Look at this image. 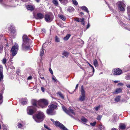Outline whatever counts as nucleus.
Returning <instances> with one entry per match:
<instances>
[{"label": "nucleus", "instance_id": "de8ad7c7", "mask_svg": "<svg viewBox=\"0 0 130 130\" xmlns=\"http://www.w3.org/2000/svg\"><path fill=\"white\" fill-rule=\"evenodd\" d=\"M44 127L45 128L49 130H51V129L48 127V126L45 124L44 125Z\"/></svg>", "mask_w": 130, "mask_h": 130}, {"label": "nucleus", "instance_id": "20e7f679", "mask_svg": "<svg viewBox=\"0 0 130 130\" xmlns=\"http://www.w3.org/2000/svg\"><path fill=\"white\" fill-rule=\"evenodd\" d=\"M18 48L19 46L17 43H15L14 46L12 47L11 50L13 56H15L17 54Z\"/></svg>", "mask_w": 130, "mask_h": 130}, {"label": "nucleus", "instance_id": "ddd939ff", "mask_svg": "<svg viewBox=\"0 0 130 130\" xmlns=\"http://www.w3.org/2000/svg\"><path fill=\"white\" fill-rule=\"evenodd\" d=\"M35 18L37 19H41L44 17L43 15L40 13H38L36 15L34 16Z\"/></svg>", "mask_w": 130, "mask_h": 130}, {"label": "nucleus", "instance_id": "6e6552de", "mask_svg": "<svg viewBox=\"0 0 130 130\" xmlns=\"http://www.w3.org/2000/svg\"><path fill=\"white\" fill-rule=\"evenodd\" d=\"M62 108L63 110L66 113L69 115L70 116L71 114H72L73 115L75 114V113L73 110L71 108H70L68 110H67L66 108L64 106H62Z\"/></svg>", "mask_w": 130, "mask_h": 130}, {"label": "nucleus", "instance_id": "dca6fc26", "mask_svg": "<svg viewBox=\"0 0 130 130\" xmlns=\"http://www.w3.org/2000/svg\"><path fill=\"white\" fill-rule=\"evenodd\" d=\"M122 89L121 88H118L116 89L113 93L115 94H117L121 92Z\"/></svg>", "mask_w": 130, "mask_h": 130}, {"label": "nucleus", "instance_id": "7c9ffc66", "mask_svg": "<svg viewBox=\"0 0 130 130\" xmlns=\"http://www.w3.org/2000/svg\"><path fill=\"white\" fill-rule=\"evenodd\" d=\"M60 3L64 5L68 3V0H62Z\"/></svg>", "mask_w": 130, "mask_h": 130}, {"label": "nucleus", "instance_id": "6ab92c4d", "mask_svg": "<svg viewBox=\"0 0 130 130\" xmlns=\"http://www.w3.org/2000/svg\"><path fill=\"white\" fill-rule=\"evenodd\" d=\"M38 101L35 99H33L31 100L32 104L35 106H36L37 104H38Z\"/></svg>", "mask_w": 130, "mask_h": 130}, {"label": "nucleus", "instance_id": "4468645a", "mask_svg": "<svg viewBox=\"0 0 130 130\" xmlns=\"http://www.w3.org/2000/svg\"><path fill=\"white\" fill-rule=\"evenodd\" d=\"M3 67L2 65H0V82L3 79L4 77L3 74Z\"/></svg>", "mask_w": 130, "mask_h": 130}, {"label": "nucleus", "instance_id": "4be33fe9", "mask_svg": "<svg viewBox=\"0 0 130 130\" xmlns=\"http://www.w3.org/2000/svg\"><path fill=\"white\" fill-rule=\"evenodd\" d=\"M126 127L125 125L123 123H121L119 126V127L120 128L122 129H125Z\"/></svg>", "mask_w": 130, "mask_h": 130}, {"label": "nucleus", "instance_id": "0e129e2a", "mask_svg": "<svg viewBox=\"0 0 130 130\" xmlns=\"http://www.w3.org/2000/svg\"><path fill=\"white\" fill-rule=\"evenodd\" d=\"M51 120L54 123V119H51Z\"/></svg>", "mask_w": 130, "mask_h": 130}, {"label": "nucleus", "instance_id": "72a5a7b5", "mask_svg": "<svg viewBox=\"0 0 130 130\" xmlns=\"http://www.w3.org/2000/svg\"><path fill=\"white\" fill-rule=\"evenodd\" d=\"M55 41L56 42H58L60 41V40L57 36L55 37Z\"/></svg>", "mask_w": 130, "mask_h": 130}, {"label": "nucleus", "instance_id": "c9c22d12", "mask_svg": "<svg viewBox=\"0 0 130 130\" xmlns=\"http://www.w3.org/2000/svg\"><path fill=\"white\" fill-rule=\"evenodd\" d=\"M3 97L2 94H0V104H2L3 102Z\"/></svg>", "mask_w": 130, "mask_h": 130}, {"label": "nucleus", "instance_id": "f03ea898", "mask_svg": "<svg viewBox=\"0 0 130 130\" xmlns=\"http://www.w3.org/2000/svg\"><path fill=\"white\" fill-rule=\"evenodd\" d=\"M45 117L44 113L41 111H38L37 113L33 116V119L37 123H40L42 121Z\"/></svg>", "mask_w": 130, "mask_h": 130}, {"label": "nucleus", "instance_id": "a19ab883", "mask_svg": "<svg viewBox=\"0 0 130 130\" xmlns=\"http://www.w3.org/2000/svg\"><path fill=\"white\" fill-rule=\"evenodd\" d=\"M127 9L128 13L130 14V6H128L127 8Z\"/></svg>", "mask_w": 130, "mask_h": 130}, {"label": "nucleus", "instance_id": "1a4fd4ad", "mask_svg": "<svg viewBox=\"0 0 130 130\" xmlns=\"http://www.w3.org/2000/svg\"><path fill=\"white\" fill-rule=\"evenodd\" d=\"M45 18L46 21L47 22H50L53 19V15L52 14H47L45 15Z\"/></svg>", "mask_w": 130, "mask_h": 130}, {"label": "nucleus", "instance_id": "49530a36", "mask_svg": "<svg viewBox=\"0 0 130 130\" xmlns=\"http://www.w3.org/2000/svg\"><path fill=\"white\" fill-rule=\"evenodd\" d=\"M102 118V116H98L97 118V119L98 120H100Z\"/></svg>", "mask_w": 130, "mask_h": 130}, {"label": "nucleus", "instance_id": "680f3d73", "mask_svg": "<svg viewBox=\"0 0 130 130\" xmlns=\"http://www.w3.org/2000/svg\"><path fill=\"white\" fill-rule=\"evenodd\" d=\"M3 130H7V128L6 127H4L3 128Z\"/></svg>", "mask_w": 130, "mask_h": 130}, {"label": "nucleus", "instance_id": "c03bdc74", "mask_svg": "<svg viewBox=\"0 0 130 130\" xmlns=\"http://www.w3.org/2000/svg\"><path fill=\"white\" fill-rule=\"evenodd\" d=\"M100 106L99 105L98 106H97L96 107L94 108L95 110L96 111H98V109L100 108Z\"/></svg>", "mask_w": 130, "mask_h": 130}, {"label": "nucleus", "instance_id": "603ef678", "mask_svg": "<svg viewBox=\"0 0 130 130\" xmlns=\"http://www.w3.org/2000/svg\"><path fill=\"white\" fill-rule=\"evenodd\" d=\"M49 71H50V73L52 74H53V71H52V70L51 69V68H50L49 69Z\"/></svg>", "mask_w": 130, "mask_h": 130}, {"label": "nucleus", "instance_id": "c85d7f7f", "mask_svg": "<svg viewBox=\"0 0 130 130\" xmlns=\"http://www.w3.org/2000/svg\"><path fill=\"white\" fill-rule=\"evenodd\" d=\"M120 99V96H118L115 99V101L116 102H118L119 101Z\"/></svg>", "mask_w": 130, "mask_h": 130}, {"label": "nucleus", "instance_id": "473e14b6", "mask_svg": "<svg viewBox=\"0 0 130 130\" xmlns=\"http://www.w3.org/2000/svg\"><path fill=\"white\" fill-rule=\"evenodd\" d=\"M81 120L83 122H86L87 121V120L85 117H83L81 119Z\"/></svg>", "mask_w": 130, "mask_h": 130}, {"label": "nucleus", "instance_id": "2f4dec72", "mask_svg": "<svg viewBox=\"0 0 130 130\" xmlns=\"http://www.w3.org/2000/svg\"><path fill=\"white\" fill-rule=\"evenodd\" d=\"M44 54V49L42 48L41 49L40 51V56H42Z\"/></svg>", "mask_w": 130, "mask_h": 130}, {"label": "nucleus", "instance_id": "8fccbe9b", "mask_svg": "<svg viewBox=\"0 0 130 130\" xmlns=\"http://www.w3.org/2000/svg\"><path fill=\"white\" fill-rule=\"evenodd\" d=\"M84 19L83 18L80 19V22H84Z\"/></svg>", "mask_w": 130, "mask_h": 130}, {"label": "nucleus", "instance_id": "4c0bfd02", "mask_svg": "<svg viewBox=\"0 0 130 130\" xmlns=\"http://www.w3.org/2000/svg\"><path fill=\"white\" fill-rule=\"evenodd\" d=\"M73 4L75 5H76L78 4V3L75 0H72Z\"/></svg>", "mask_w": 130, "mask_h": 130}, {"label": "nucleus", "instance_id": "e433bc0d", "mask_svg": "<svg viewBox=\"0 0 130 130\" xmlns=\"http://www.w3.org/2000/svg\"><path fill=\"white\" fill-rule=\"evenodd\" d=\"M6 58H4L2 61L3 63L6 65Z\"/></svg>", "mask_w": 130, "mask_h": 130}, {"label": "nucleus", "instance_id": "7ed1b4c3", "mask_svg": "<svg viewBox=\"0 0 130 130\" xmlns=\"http://www.w3.org/2000/svg\"><path fill=\"white\" fill-rule=\"evenodd\" d=\"M48 104V100L45 99H41L38 101V104L42 108L46 107Z\"/></svg>", "mask_w": 130, "mask_h": 130}, {"label": "nucleus", "instance_id": "ea45409f", "mask_svg": "<svg viewBox=\"0 0 130 130\" xmlns=\"http://www.w3.org/2000/svg\"><path fill=\"white\" fill-rule=\"evenodd\" d=\"M125 79L127 80H129L130 79V75H126L125 77Z\"/></svg>", "mask_w": 130, "mask_h": 130}, {"label": "nucleus", "instance_id": "393cba45", "mask_svg": "<svg viewBox=\"0 0 130 130\" xmlns=\"http://www.w3.org/2000/svg\"><path fill=\"white\" fill-rule=\"evenodd\" d=\"M74 10V9L73 8L71 7H69L67 9V10L68 11L71 12Z\"/></svg>", "mask_w": 130, "mask_h": 130}, {"label": "nucleus", "instance_id": "9b49d317", "mask_svg": "<svg viewBox=\"0 0 130 130\" xmlns=\"http://www.w3.org/2000/svg\"><path fill=\"white\" fill-rule=\"evenodd\" d=\"M122 73V70L119 68L115 69L113 71V73L116 75H120Z\"/></svg>", "mask_w": 130, "mask_h": 130}, {"label": "nucleus", "instance_id": "f257e3e1", "mask_svg": "<svg viewBox=\"0 0 130 130\" xmlns=\"http://www.w3.org/2000/svg\"><path fill=\"white\" fill-rule=\"evenodd\" d=\"M23 43L22 45V49L23 50H26L29 49L30 48V45L31 41L28 39L27 36L24 35L23 37Z\"/></svg>", "mask_w": 130, "mask_h": 130}, {"label": "nucleus", "instance_id": "f704fd0d", "mask_svg": "<svg viewBox=\"0 0 130 130\" xmlns=\"http://www.w3.org/2000/svg\"><path fill=\"white\" fill-rule=\"evenodd\" d=\"M3 49V46L2 44H0V53H2V51Z\"/></svg>", "mask_w": 130, "mask_h": 130}, {"label": "nucleus", "instance_id": "58836bf2", "mask_svg": "<svg viewBox=\"0 0 130 130\" xmlns=\"http://www.w3.org/2000/svg\"><path fill=\"white\" fill-rule=\"evenodd\" d=\"M57 94H58L60 97L64 98L63 95L60 92H58L57 93Z\"/></svg>", "mask_w": 130, "mask_h": 130}, {"label": "nucleus", "instance_id": "69168bd1", "mask_svg": "<svg viewBox=\"0 0 130 130\" xmlns=\"http://www.w3.org/2000/svg\"><path fill=\"white\" fill-rule=\"evenodd\" d=\"M78 84H77L76 85V89L77 88H78Z\"/></svg>", "mask_w": 130, "mask_h": 130}, {"label": "nucleus", "instance_id": "bf43d9fd", "mask_svg": "<svg viewBox=\"0 0 130 130\" xmlns=\"http://www.w3.org/2000/svg\"><path fill=\"white\" fill-rule=\"evenodd\" d=\"M90 25L89 24H88L87 26V28H88L90 27Z\"/></svg>", "mask_w": 130, "mask_h": 130}, {"label": "nucleus", "instance_id": "bb28decb", "mask_svg": "<svg viewBox=\"0 0 130 130\" xmlns=\"http://www.w3.org/2000/svg\"><path fill=\"white\" fill-rule=\"evenodd\" d=\"M71 36L70 34H67L66 36L63 39L64 40H68Z\"/></svg>", "mask_w": 130, "mask_h": 130}, {"label": "nucleus", "instance_id": "cd10ccee", "mask_svg": "<svg viewBox=\"0 0 130 130\" xmlns=\"http://www.w3.org/2000/svg\"><path fill=\"white\" fill-rule=\"evenodd\" d=\"M62 55L65 56L66 57H67L69 55V54L67 52L64 51L62 53Z\"/></svg>", "mask_w": 130, "mask_h": 130}, {"label": "nucleus", "instance_id": "79ce46f5", "mask_svg": "<svg viewBox=\"0 0 130 130\" xmlns=\"http://www.w3.org/2000/svg\"><path fill=\"white\" fill-rule=\"evenodd\" d=\"M22 124L20 123H19L18 124V127L19 128H21L22 127Z\"/></svg>", "mask_w": 130, "mask_h": 130}, {"label": "nucleus", "instance_id": "5701e85b", "mask_svg": "<svg viewBox=\"0 0 130 130\" xmlns=\"http://www.w3.org/2000/svg\"><path fill=\"white\" fill-rule=\"evenodd\" d=\"M52 2L53 4L56 6H58L59 5L57 0H52Z\"/></svg>", "mask_w": 130, "mask_h": 130}, {"label": "nucleus", "instance_id": "39448f33", "mask_svg": "<svg viewBox=\"0 0 130 130\" xmlns=\"http://www.w3.org/2000/svg\"><path fill=\"white\" fill-rule=\"evenodd\" d=\"M36 111V109L35 107L33 106H29L27 108V113L29 115H32Z\"/></svg>", "mask_w": 130, "mask_h": 130}, {"label": "nucleus", "instance_id": "0eeeda50", "mask_svg": "<svg viewBox=\"0 0 130 130\" xmlns=\"http://www.w3.org/2000/svg\"><path fill=\"white\" fill-rule=\"evenodd\" d=\"M80 91L82 95L79 98V100L81 101H83L85 99V92L83 86H82L81 87Z\"/></svg>", "mask_w": 130, "mask_h": 130}, {"label": "nucleus", "instance_id": "f3484780", "mask_svg": "<svg viewBox=\"0 0 130 130\" xmlns=\"http://www.w3.org/2000/svg\"><path fill=\"white\" fill-rule=\"evenodd\" d=\"M8 30L11 32L13 34L15 33V29L12 26H10V27H9Z\"/></svg>", "mask_w": 130, "mask_h": 130}, {"label": "nucleus", "instance_id": "c756f323", "mask_svg": "<svg viewBox=\"0 0 130 130\" xmlns=\"http://www.w3.org/2000/svg\"><path fill=\"white\" fill-rule=\"evenodd\" d=\"M98 128L100 130H103L104 127V126L102 125L101 124H100Z\"/></svg>", "mask_w": 130, "mask_h": 130}, {"label": "nucleus", "instance_id": "052dcab7", "mask_svg": "<svg viewBox=\"0 0 130 130\" xmlns=\"http://www.w3.org/2000/svg\"><path fill=\"white\" fill-rule=\"evenodd\" d=\"M119 81L118 80H115L114 81V82L115 83H117L118 82H119Z\"/></svg>", "mask_w": 130, "mask_h": 130}, {"label": "nucleus", "instance_id": "a878e982", "mask_svg": "<svg viewBox=\"0 0 130 130\" xmlns=\"http://www.w3.org/2000/svg\"><path fill=\"white\" fill-rule=\"evenodd\" d=\"M82 9L85 11L87 13H88L89 11L88 8L85 6H82L81 7Z\"/></svg>", "mask_w": 130, "mask_h": 130}, {"label": "nucleus", "instance_id": "9d476101", "mask_svg": "<svg viewBox=\"0 0 130 130\" xmlns=\"http://www.w3.org/2000/svg\"><path fill=\"white\" fill-rule=\"evenodd\" d=\"M46 112L49 115H52L55 114V111L50 109V108L47 109Z\"/></svg>", "mask_w": 130, "mask_h": 130}, {"label": "nucleus", "instance_id": "3c124183", "mask_svg": "<svg viewBox=\"0 0 130 130\" xmlns=\"http://www.w3.org/2000/svg\"><path fill=\"white\" fill-rule=\"evenodd\" d=\"M32 77L31 76H29L27 78L28 80H31L32 79Z\"/></svg>", "mask_w": 130, "mask_h": 130}, {"label": "nucleus", "instance_id": "a18cd8bd", "mask_svg": "<svg viewBox=\"0 0 130 130\" xmlns=\"http://www.w3.org/2000/svg\"><path fill=\"white\" fill-rule=\"evenodd\" d=\"M52 80L53 82H55L57 81L56 78L55 77H52Z\"/></svg>", "mask_w": 130, "mask_h": 130}, {"label": "nucleus", "instance_id": "aec40b11", "mask_svg": "<svg viewBox=\"0 0 130 130\" xmlns=\"http://www.w3.org/2000/svg\"><path fill=\"white\" fill-rule=\"evenodd\" d=\"M58 17L63 21H65L66 19V18L63 15H59Z\"/></svg>", "mask_w": 130, "mask_h": 130}, {"label": "nucleus", "instance_id": "864d4df0", "mask_svg": "<svg viewBox=\"0 0 130 130\" xmlns=\"http://www.w3.org/2000/svg\"><path fill=\"white\" fill-rule=\"evenodd\" d=\"M10 68L11 69H12L13 70H15V68L13 66H11L10 67Z\"/></svg>", "mask_w": 130, "mask_h": 130}, {"label": "nucleus", "instance_id": "b1692460", "mask_svg": "<svg viewBox=\"0 0 130 130\" xmlns=\"http://www.w3.org/2000/svg\"><path fill=\"white\" fill-rule=\"evenodd\" d=\"M93 64L96 67H98V64L97 60L95 59L93 60Z\"/></svg>", "mask_w": 130, "mask_h": 130}, {"label": "nucleus", "instance_id": "a211bd4d", "mask_svg": "<svg viewBox=\"0 0 130 130\" xmlns=\"http://www.w3.org/2000/svg\"><path fill=\"white\" fill-rule=\"evenodd\" d=\"M55 126L59 127L60 128L63 126V124L60 123V122L57 121H56L55 123Z\"/></svg>", "mask_w": 130, "mask_h": 130}, {"label": "nucleus", "instance_id": "e2e57ef3", "mask_svg": "<svg viewBox=\"0 0 130 130\" xmlns=\"http://www.w3.org/2000/svg\"><path fill=\"white\" fill-rule=\"evenodd\" d=\"M40 78L42 79H43V80H44V77H40Z\"/></svg>", "mask_w": 130, "mask_h": 130}, {"label": "nucleus", "instance_id": "423d86ee", "mask_svg": "<svg viewBox=\"0 0 130 130\" xmlns=\"http://www.w3.org/2000/svg\"><path fill=\"white\" fill-rule=\"evenodd\" d=\"M117 4L119 9L120 11H124L125 5L123 2L122 1H120L118 2Z\"/></svg>", "mask_w": 130, "mask_h": 130}, {"label": "nucleus", "instance_id": "f8f14e48", "mask_svg": "<svg viewBox=\"0 0 130 130\" xmlns=\"http://www.w3.org/2000/svg\"><path fill=\"white\" fill-rule=\"evenodd\" d=\"M58 104L56 102L53 103L52 104L49 105L48 107L49 108H50L53 110L56 108L57 107Z\"/></svg>", "mask_w": 130, "mask_h": 130}, {"label": "nucleus", "instance_id": "4d7b16f0", "mask_svg": "<svg viewBox=\"0 0 130 130\" xmlns=\"http://www.w3.org/2000/svg\"><path fill=\"white\" fill-rule=\"evenodd\" d=\"M87 62L89 64V66L91 67H93L92 65H91L90 63H89L87 61Z\"/></svg>", "mask_w": 130, "mask_h": 130}, {"label": "nucleus", "instance_id": "774afa93", "mask_svg": "<svg viewBox=\"0 0 130 130\" xmlns=\"http://www.w3.org/2000/svg\"><path fill=\"white\" fill-rule=\"evenodd\" d=\"M111 130H117L115 128H113Z\"/></svg>", "mask_w": 130, "mask_h": 130}, {"label": "nucleus", "instance_id": "338daca9", "mask_svg": "<svg viewBox=\"0 0 130 130\" xmlns=\"http://www.w3.org/2000/svg\"><path fill=\"white\" fill-rule=\"evenodd\" d=\"M92 68L93 69V73H94V69L93 67Z\"/></svg>", "mask_w": 130, "mask_h": 130}, {"label": "nucleus", "instance_id": "412c9836", "mask_svg": "<svg viewBox=\"0 0 130 130\" xmlns=\"http://www.w3.org/2000/svg\"><path fill=\"white\" fill-rule=\"evenodd\" d=\"M26 7L27 9L29 10L32 11L34 9V7L31 5H28Z\"/></svg>", "mask_w": 130, "mask_h": 130}, {"label": "nucleus", "instance_id": "37998d69", "mask_svg": "<svg viewBox=\"0 0 130 130\" xmlns=\"http://www.w3.org/2000/svg\"><path fill=\"white\" fill-rule=\"evenodd\" d=\"M96 123V122H94L93 123H90V124L93 126H94Z\"/></svg>", "mask_w": 130, "mask_h": 130}, {"label": "nucleus", "instance_id": "5fc2aeb1", "mask_svg": "<svg viewBox=\"0 0 130 130\" xmlns=\"http://www.w3.org/2000/svg\"><path fill=\"white\" fill-rule=\"evenodd\" d=\"M41 90L42 92H44V89L43 87H41Z\"/></svg>", "mask_w": 130, "mask_h": 130}, {"label": "nucleus", "instance_id": "2eb2a0df", "mask_svg": "<svg viewBox=\"0 0 130 130\" xmlns=\"http://www.w3.org/2000/svg\"><path fill=\"white\" fill-rule=\"evenodd\" d=\"M21 101V104L22 105H25L28 103V101L27 99L26 98H22Z\"/></svg>", "mask_w": 130, "mask_h": 130}, {"label": "nucleus", "instance_id": "6e6d98bb", "mask_svg": "<svg viewBox=\"0 0 130 130\" xmlns=\"http://www.w3.org/2000/svg\"><path fill=\"white\" fill-rule=\"evenodd\" d=\"M126 86L127 88H130V84H127L126 85Z\"/></svg>", "mask_w": 130, "mask_h": 130}, {"label": "nucleus", "instance_id": "09e8293b", "mask_svg": "<svg viewBox=\"0 0 130 130\" xmlns=\"http://www.w3.org/2000/svg\"><path fill=\"white\" fill-rule=\"evenodd\" d=\"M75 20L78 22H80V19L78 18H77L75 19Z\"/></svg>", "mask_w": 130, "mask_h": 130}, {"label": "nucleus", "instance_id": "13d9d810", "mask_svg": "<svg viewBox=\"0 0 130 130\" xmlns=\"http://www.w3.org/2000/svg\"><path fill=\"white\" fill-rule=\"evenodd\" d=\"M42 32H45V30L44 29H42Z\"/></svg>", "mask_w": 130, "mask_h": 130}]
</instances>
